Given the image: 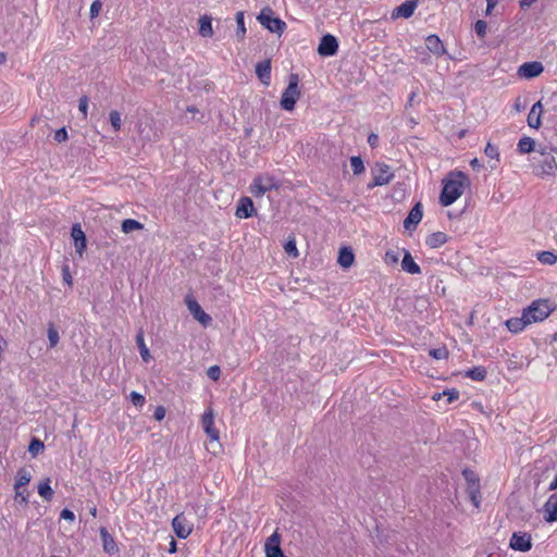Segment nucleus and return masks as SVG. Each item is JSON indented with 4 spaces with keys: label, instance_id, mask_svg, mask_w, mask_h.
Instances as JSON below:
<instances>
[{
    "label": "nucleus",
    "instance_id": "nucleus-37",
    "mask_svg": "<svg viewBox=\"0 0 557 557\" xmlns=\"http://www.w3.org/2000/svg\"><path fill=\"white\" fill-rule=\"evenodd\" d=\"M467 376L472 380L482 381L486 376V371L482 367H475L467 372Z\"/></svg>",
    "mask_w": 557,
    "mask_h": 557
},
{
    "label": "nucleus",
    "instance_id": "nucleus-16",
    "mask_svg": "<svg viewBox=\"0 0 557 557\" xmlns=\"http://www.w3.org/2000/svg\"><path fill=\"white\" fill-rule=\"evenodd\" d=\"M71 236L73 238L76 252L82 256L86 249V236L79 224L72 226Z\"/></svg>",
    "mask_w": 557,
    "mask_h": 557
},
{
    "label": "nucleus",
    "instance_id": "nucleus-64",
    "mask_svg": "<svg viewBox=\"0 0 557 557\" xmlns=\"http://www.w3.org/2000/svg\"><path fill=\"white\" fill-rule=\"evenodd\" d=\"M557 488V475L554 478V480L549 484V490L554 491Z\"/></svg>",
    "mask_w": 557,
    "mask_h": 557
},
{
    "label": "nucleus",
    "instance_id": "nucleus-57",
    "mask_svg": "<svg viewBox=\"0 0 557 557\" xmlns=\"http://www.w3.org/2000/svg\"><path fill=\"white\" fill-rule=\"evenodd\" d=\"M165 417V408L162 407V406H158L154 410V413H153V418L157 420V421H161L163 420Z\"/></svg>",
    "mask_w": 557,
    "mask_h": 557
},
{
    "label": "nucleus",
    "instance_id": "nucleus-50",
    "mask_svg": "<svg viewBox=\"0 0 557 557\" xmlns=\"http://www.w3.org/2000/svg\"><path fill=\"white\" fill-rule=\"evenodd\" d=\"M207 375L213 380V381H218L220 379V375H221V370H220V367L218 366H211L208 370H207Z\"/></svg>",
    "mask_w": 557,
    "mask_h": 557
},
{
    "label": "nucleus",
    "instance_id": "nucleus-43",
    "mask_svg": "<svg viewBox=\"0 0 557 557\" xmlns=\"http://www.w3.org/2000/svg\"><path fill=\"white\" fill-rule=\"evenodd\" d=\"M284 250L288 256H292L294 258L298 257V250L296 247L295 238H290L286 242V244L284 245Z\"/></svg>",
    "mask_w": 557,
    "mask_h": 557
},
{
    "label": "nucleus",
    "instance_id": "nucleus-28",
    "mask_svg": "<svg viewBox=\"0 0 557 557\" xmlns=\"http://www.w3.org/2000/svg\"><path fill=\"white\" fill-rule=\"evenodd\" d=\"M50 483L51 480L46 478L38 484V494L47 502L51 500L53 497V490L51 488Z\"/></svg>",
    "mask_w": 557,
    "mask_h": 557
},
{
    "label": "nucleus",
    "instance_id": "nucleus-23",
    "mask_svg": "<svg viewBox=\"0 0 557 557\" xmlns=\"http://www.w3.org/2000/svg\"><path fill=\"white\" fill-rule=\"evenodd\" d=\"M545 520L557 521V495H552L544 505Z\"/></svg>",
    "mask_w": 557,
    "mask_h": 557
},
{
    "label": "nucleus",
    "instance_id": "nucleus-58",
    "mask_svg": "<svg viewBox=\"0 0 557 557\" xmlns=\"http://www.w3.org/2000/svg\"><path fill=\"white\" fill-rule=\"evenodd\" d=\"M368 143L371 147H375L379 143V136L374 133L370 134L368 137Z\"/></svg>",
    "mask_w": 557,
    "mask_h": 557
},
{
    "label": "nucleus",
    "instance_id": "nucleus-52",
    "mask_svg": "<svg viewBox=\"0 0 557 557\" xmlns=\"http://www.w3.org/2000/svg\"><path fill=\"white\" fill-rule=\"evenodd\" d=\"M78 109L86 119L88 114V98L86 96L79 98Z\"/></svg>",
    "mask_w": 557,
    "mask_h": 557
},
{
    "label": "nucleus",
    "instance_id": "nucleus-25",
    "mask_svg": "<svg viewBox=\"0 0 557 557\" xmlns=\"http://www.w3.org/2000/svg\"><path fill=\"white\" fill-rule=\"evenodd\" d=\"M448 240V236L443 233V232H435V233H432L431 235H429L425 239V244L430 247V248H440L442 247L444 244H446Z\"/></svg>",
    "mask_w": 557,
    "mask_h": 557
},
{
    "label": "nucleus",
    "instance_id": "nucleus-53",
    "mask_svg": "<svg viewBox=\"0 0 557 557\" xmlns=\"http://www.w3.org/2000/svg\"><path fill=\"white\" fill-rule=\"evenodd\" d=\"M54 140L58 143H64L67 140V132L64 127L55 131Z\"/></svg>",
    "mask_w": 557,
    "mask_h": 557
},
{
    "label": "nucleus",
    "instance_id": "nucleus-12",
    "mask_svg": "<svg viewBox=\"0 0 557 557\" xmlns=\"http://www.w3.org/2000/svg\"><path fill=\"white\" fill-rule=\"evenodd\" d=\"M186 305L193 317L203 326H207L211 322V317L206 313L201 306L193 298H187Z\"/></svg>",
    "mask_w": 557,
    "mask_h": 557
},
{
    "label": "nucleus",
    "instance_id": "nucleus-4",
    "mask_svg": "<svg viewBox=\"0 0 557 557\" xmlns=\"http://www.w3.org/2000/svg\"><path fill=\"white\" fill-rule=\"evenodd\" d=\"M259 23L271 33L281 36L286 29V23L278 17L273 16V11L270 8L261 10L257 16Z\"/></svg>",
    "mask_w": 557,
    "mask_h": 557
},
{
    "label": "nucleus",
    "instance_id": "nucleus-8",
    "mask_svg": "<svg viewBox=\"0 0 557 557\" xmlns=\"http://www.w3.org/2000/svg\"><path fill=\"white\" fill-rule=\"evenodd\" d=\"M172 528L177 537L187 539L193 532L194 524L184 513H180L172 520Z\"/></svg>",
    "mask_w": 557,
    "mask_h": 557
},
{
    "label": "nucleus",
    "instance_id": "nucleus-9",
    "mask_svg": "<svg viewBox=\"0 0 557 557\" xmlns=\"http://www.w3.org/2000/svg\"><path fill=\"white\" fill-rule=\"evenodd\" d=\"M510 548L519 552H529L532 548V537L525 532H515L509 542Z\"/></svg>",
    "mask_w": 557,
    "mask_h": 557
},
{
    "label": "nucleus",
    "instance_id": "nucleus-17",
    "mask_svg": "<svg viewBox=\"0 0 557 557\" xmlns=\"http://www.w3.org/2000/svg\"><path fill=\"white\" fill-rule=\"evenodd\" d=\"M253 202L249 197H242L238 201L235 215L239 219H247L253 214Z\"/></svg>",
    "mask_w": 557,
    "mask_h": 557
},
{
    "label": "nucleus",
    "instance_id": "nucleus-33",
    "mask_svg": "<svg viewBox=\"0 0 557 557\" xmlns=\"http://www.w3.org/2000/svg\"><path fill=\"white\" fill-rule=\"evenodd\" d=\"M144 228V224L140 222L134 220V219H126L122 222L121 230L125 234H129L134 231H140Z\"/></svg>",
    "mask_w": 557,
    "mask_h": 557
},
{
    "label": "nucleus",
    "instance_id": "nucleus-35",
    "mask_svg": "<svg viewBox=\"0 0 557 557\" xmlns=\"http://www.w3.org/2000/svg\"><path fill=\"white\" fill-rule=\"evenodd\" d=\"M467 493L472 504L479 508L481 502L480 484H470L467 486Z\"/></svg>",
    "mask_w": 557,
    "mask_h": 557
},
{
    "label": "nucleus",
    "instance_id": "nucleus-47",
    "mask_svg": "<svg viewBox=\"0 0 557 557\" xmlns=\"http://www.w3.org/2000/svg\"><path fill=\"white\" fill-rule=\"evenodd\" d=\"M129 399L134 404V406L138 408H141L145 405V397L137 392H132L129 394Z\"/></svg>",
    "mask_w": 557,
    "mask_h": 557
},
{
    "label": "nucleus",
    "instance_id": "nucleus-62",
    "mask_svg": "<svg viewBox=\"0 0 557 557\" xmlns=\"http://www.w3.org/2000/svg\"><path fill=\"white\" fill-rule=\"evenodd\" d=\"M177 550L176 541L172 539L169 546V553L174 554Z\"/></svg>",
    "mask_w": 557,
    "mask_h": 557
},
{
    "label": "nucleus",
    "instance_id": "nucleus-46",
    "mask_svg": "<svg viewBox=\"0 0 557 557\" xmlns=\"http://www.w3.org/2000/svg\"><path fill=\"white\" fill-rule=\"evenodd\" d=\"M429 354L436 360L446 359L448 357V350L445 347L431 349Z\"/></svg>",
    "mask_w": 557,
    "mask_h": 557
},
{
    "label": "nucleus",
    "instance_id": "nucleus-63",
    "mask_svg": "<svg viewBox=\"0 0 557 557\" xmlns=\"http://www.w3.org/2000/svg\"><path fill=\"white\" fill-rule=\"evenodd\" d=\"M535 150L541 154V157H545V154H549L550 152L547 150L546 147H539Z\"/></svg>",
    "mask_w": 557,
    "mask_h": 557
},
{
    "label": "nucleus",
    "instance_id": "nucleus-48",
    "mask_svg": "<svg viewBox=\"0 0 557 557\" xmlns=\"http://www.w3.org/2000/svg\"><path fill=\"white\" fill-rule=\"evenodd\" d=\"M462 474H463L465 480L467 481L468 485H470V484H479L478 476L471 470L466 469V470H463Z\"/></svg>",
    "mask_w": 557,
    "mask_h": 557
},
{
    "label": "nucleus",
    "instance_id": "nucleus-40",
    "mask_svg": "<svg viewBox=\"0 0 557 557\" xmlns=\"http://www.w3.org/2000/svg\"><path fill=\"white\" fill-rule=\"evenodd\" d=\"M539 260L543 264L553 265L557 262V256L550 251H543L539 253Z\"/></svg>",
    "mask_w": 557,
    "mask_h": 557
},
{
    "label": "nucleus",
    "instance_id": "nucleus-54",
    "mask_svg": "<svg viewBox=\"0 0 557 557\" xmlns=\"http://www.w3.org/2000/svg\"><path fill=\"white\" fill-rule=\"evenodd\" d=\"M444 396H447V401L453 403L454 400L458 399L459 392L456 389L445 391L443 393Z\"/></svg>",
    "mask_w": 557,
    "mask_h": 557
},
{
    "label": "nucleus",
    "instance_id": "nucleus-36",
    "mask_svg": "<svg viewBox=\"0 0 557 557\" xmlns=\"http://www.w3.org/2000/svg\"><path fill=\"white\" fill-rule=\"evenodd\" d=\"M136 343L138 345L143 360L145 362H148L151 359V355L149 352L148 347L145 344L144 333L141 331L136 335Z\"/></svg>",
    "mask_w": 557,
    "mask_h": 557
},
{
    "label": "nucleus",
    "instance_id": "nucleus-19",
    "mask_svg": "<svg viewBox=\"0 0 557 557\" xmlns=\"http://www.w3.org/2000/svg\"><path fill=\"white\" fill-rule=\"evenodd\" d=\"M99 532L103 550L110 555L116 554L119 552V548L112 535L107 531L106 528H100Z\"/></svg>",
    "mask_w": 557,
    "mask_h": 557
},
{
    "label": "nucleus",
    "instance_id": "nucleus-15",
    "mask_svg": "<svg viewBox=\"0 0 557 557\" xmlns=\"http://www.w3.org/2000/svg\"><path fill=\"white\" fill-rule=\"evenodd\" d=\"M423 216L422 206L420 202L416 203L410 210L408 216L404 221V227L408 231L414 230L421 222Z\"/></svg>",
    "mask_w": 557,
    "mask_h": 557
},
{
    "label": "nucleus",
    "instance_id": "nucleus-18",
    "mask_svg": "<svg viewBox=\"0 0 557 557\" xmlns=\"http://www.w3.org/2000/svg\"><path fill=\"white\" fill-rule=\"evenodd\" d=\"M543 112V106L541 101L534 103L528 114V125L532 128L537 129L541 126V116Z\"/></svg>",
    "mask_w": 557,
    "mask_h": 557
},
{
    "label": "nucleus",
    "instance_id": "nucleus-42",
    "mask_svg": "<svg viewBox=\"0 0 557 557\" xmlns=\"http://www.w3.org/2000/svg\"><path fill=\"white\" fill-rule=\"evenodd\" d=\"M350 166L355 174H361L364 171L363 161L360 157L350 158Z\"/></svg>",
    "mask_w": 557,
    "mask_h": 557
},
{
    "label": "nucleus",
    "instance_id": "nucleus-3",
    "mask_svg": "<svg viewBox=\"0 0 557 557\" xmlns=\"http://www.w3.org/2000/svg\"><path fill=\"white\" fill-rule=\"evenodd\" d=\"M201 425L209 437V443L207 445L208 451L213 455H218L221 451L222 446L220 444L219 430L214 426V414L212 409L205 411L201 419Z\"/></svg>",
    "mask_w": 557,
    "mask_h": 557
},
{
    "label": "nucleus",
    "instance_id": "nucleus-41",
    "mask_svg": "<svg viewBox=\"0 0 557 557\" xmlns=\"http://www.w3.org/2000/svg\"><path fill=\"white\" fill-rule=\"evenodd\" d=\"M14 499L15 502L20 503L21 505H27L28 503V492L26 487H22L18 490H14Z\"/></svg>",
    "mask_w": 557,
    "mask_h": 557
},
{
    "label": "nucleus",
    "instance_id": "nucleus-11",
    "mask_svg": "<svg viewBox=\"0 0 557 557\" xmlns=\"http://www.w3.org/2000/svg\"><path fill=\"white\" fill-rule=\"evenodd\" d=\"M544 71V66L541 62H525L518 69V75L525 79H531L541 75Z\"/></svg>",
    "mask_w": 557,
    "mask_h": 557
},
{
    "label": "nucleus",
    "instance_id": "nucleus-39",
    "mask_svg": "<svg viewBox=\"0 0 557 557\" xmlns=\"http://www.w3.org/2000/svg\"><path fill=\"white\" fill-rule=\"evenodd\" d=\"M47 334H48L49 346L51 348L55 347L60 341L58 330L53 325H49Z\"/></svg>",
    "mask_w": 557,
    "mask_h": 557
},
{
    "label": "nucleus",
    "instance_id": "nucleus-60",
    "mask_svg": "<svg viewBox=\"0 0 557 557\" xmlns=\"http://www.w3.org/2000/svg\"><path fill=\"white\" fill-rule=\"evenodd\" d=\"M7 346V342L5 339L0 335V363L2 362L3 360V356H2V352H3V349L4 347Z\"/></svg>",
    "mask_w": 557,
    "mask_h": 557
},
{
    "label": "nucleus",
    "instance_id": "nucleus-34",
    "mask_svg": "<svg viewBox=\"0 0 557 557\" xmlns=\"http://www.w3.org/2000/svg\"><path fill=\"white\" fill-rule=\"evenodd\" d=\"M237 30L236 37L239 41H242L246 36V26H245V15L243 11H238L235 15Z\"/></svg>",
    "mask_w": 557,
    "mask_h": 557
},
{
    "label": "nucleus",
    "instance_id": "nucleus-1",
    "mask_svg": "<svg viewBox=\"0 0 557 557\" xmlns=\"http://www.w3.org/2000/svg\"><path fill=\"white\" fill-rule=\"evenodd\" d=\"M469 180L462 172H451L443 181V189L440 196V202L444 207L453 205L461 197Z\"/></svg>",
    "mask_w": 557,
    "mask_h": 557
},
{
    "label": "nucleus",
    "instance_id": "nucleus-22",
    "mask_svg": "<svg viewBox=\"0 0 557 557\" xmlns=\"http://www.w3.org/2000/svg\"><path fill=\"white\" fill-rule=\"evenodd\" d=\"M401 269L409 274H420L421 268L414 261L411 253L408 250H405L404 258L401 260Z\"/></svg>",
    "mask_w": 557,
    "mask_h": 557
},
{
    "label": "nucleus",
    "instance_id": "nucleus-26",
    "mask_svg": "<svg viewBox=\"0 0 557 557\" xmlns=\"http://www.w3.org/2000/svg\"><path fill=\"white\" fill-rule=\"evenodd\" d=\"M355 261L354 252L350 248L344 247L339 250L337 262L344 268L348 269L352 265Z\"/></svg>",
    "mask_w": 557,
    "mask_h": 557
},
{
    "label": "nucleus",
    "instance_id": "nucleus-49",
    "mask_svg": "<svg viewBox=\"0 0 557 557\" xmlns=\"http://www.w3.org/2000/svg\"><path fill=\"white\" fill-rule=\"evenodd\" d=\"M486 28H487V25L484 21L480 20L475 23L474 25V29H475V33L478 34V36H480L481 38H483L485 35H486Z\"/></svg>",
    "mask_w": 557,
    "mask_h": 557
},
{
    "label": "nucleus",
    "instance_id": "nucleus-61",
    "mask_svg": "<svg viewBox=\"0 0 557 557\" xmlns=\"http://www.w3.org/2000/svg\"><path fill=\"white\" fill-rule=\"evenodd\" d=\"M536 0H521L520 2V7L522 9H527L529 8L530 5H532Z\"/></svg>",
    "mask_w": 557,
    "mask_h": 557
},
{
    "label": "nucleus",
    "instance_id": "nucleus-38",
    "mask_svg": "<svg viewBox=\"0 0 557 557\" xmlns=\"http://www.w3.org/2000/svg\"><path fill=\"white\" fill-rule=\"evenodd\" d=\"M109 120H110V124H111L112 128L115 132H119L122 126L121 114L117 111L113 110L109 113Z\"/></svg>",
    "mask_w": 557,
    "mask_h": 557
},
{
    "label": "nucleus",
    "instance_id": "nucleus-10",
    "mask_svg": "<svg viewBox=\"0 0 557 557\" xmlns=\"http://www.w3.org/2000/svg\"><path fill=\"white\" fill-rule=\"evenodd\" d=\"M557 170V161L555 157L549 153L545 154V157H542V159L539 161L535 173L540 176H546V175H553L555 171Z\"/></svg>",
    "mask_w": 557,
    "mask_h": 557
},
{
    "label": "nucleus",
    "instance_id": "nucleus-7",
    "mask_svg": "<svg viewBox=\"0 0 557 557\" xmlns=\"http://www.w3.org/2000/svg\"><path fill=\"white\" fill-rule=\"evenodd\" d=\"M276 188V184L273 178L269 176H258L253 180L249 187V191L255 197H262L267 191Z\"/></svg>",
    "mask_w": 557,
    "mask_h": 557
},
{
    "label": "nucleus",
    "instance_id": "nucleus-31",
    "mask_svg": "<svg viewBox=\"0 0 557 557\" xmlns=\"http://www.w3.org/2000/svg\"><path fill=\"white\" fill-rule=\"evenodd\" d=\"M517 149L520 153H530L535 150V141L533 138L524 136L519 140Z\"/></svg>",
    "mask_w": 557,
    "mask_h": 557
},
{
    "label": "nucleus",
    "instance_id": "nucleus-13",
    "mask_svg": "<svg viewBox=\"0 0 557 557\" xmlns=\"http://www.w3.org/2000/svg\"><path fill=\"white\" fill-rule=\"evenodd\" d=\"M417 7H418V0H407L393 10L392 18L393 20H397L399 17L409 18L413 15Z\"/></svg>",
    "mask_w": 557,
    "mask_h": 557
},
{
    "label": "nucleus",
    "instance_id": "nucleus-6",
    "mask_svg": "<svg viewBox=\"0 0 557 557\" xmlns=\"http://www.w3.org/2000/svg\"><path fill=\"white\" fill-rule=\"evenodd\" d=\"M372 182L369 184L370 188L387 185L394 178V173L391 166L385 163L375 164L374 169L372 170Z\"/></svg>",
    "mask_w": 557,
    "mask_h": 557
},
{
    "label": "nucleus",
    "instance_id": "nucleus-27",
    "mask_svg": "<svg viewBox=\"0 0 557 557\" xmlns=\"http://www.w3.org/2000/svg\"><path fill=\"white\" fill-rule=\"evenodd\" d=\"M273 550H282L281 548V535L277 531H274L273 534H271L264 544V553L270 554L273 553Z\"/></svg>",
    "mask_w": 557,
    "mask_h": 557
},
{
    "label": "nucleus",
    "instance_id": "nucleus-45",
    "mask_svg": "<svg viewBox=\"0 0 557 557\" xmlns=\"http://www.w3.org/2000/svg\"><path fill=\"white\" fill-rule=\"evenodd\" d=\"M384 261L388 265H395L399 261V256L395 250H387L384 256Z\"/></svg>",
    "mask_w": 557,
    "mask_h": 557
},
{
    "label": "nucleus",
    "instance_id": "nucleus-5",
    "mask_svg": "<svg viewBox=\"0 0 557 557\" xmlns=\"http://www.w3.org/2000/svg\"><path fill=\"white\" fill-rule=\"evenodd\" d=\"M300 97V91L298 89V76L296 74H292L289 76V83L287 88L283 91L281 98V106L286 111H292L295 108L297 100Z\"/></svg>",
    "mask_w": 557,
    "mask_h": 557
},
{
    "label": "nucleus",
    "instance_id": "nucleus-44",
    "mask_svg": "<svg viewBox=\"0 0 557 557\" xmlns=\"http://www.w3.org/2000/svg\"><path fill=\"white\" fill-rule=\"evenodd\" d=\"M45 448L44 446V443L38 440V438H34L30 444H29V447H28V450L29 453L33 455V456H36L38 455L40 451H42Z\"/></svg>",
    "mask_w": 557,
    "mask_h": 557
},
{
    "label": "nucleus",
    "instance_id": "nucleus-30",
    "mask_svg": "<svg viewBox=\"0 0 557 557\" xmlns=\"http://www.w3.org/2000/svg\"><path fill=\"white\" fill-rule=\"evenodd\" d=\"M484 153L487 158H490L493 162L491 164L492 169H496L499 163V151L498 148L491 143H487Z\"/></svg>",
    "mask_w": 557,
    "mask_h": 557
},
{
    "label": "nucleus",
    "instance_id": "nucleus-2",
    "mask_svg": "<svg viewBox=\"0 0 557 557\" xmlns=\"http://www.w3.org/2000/svg\"><path fill=\"white\" fill-rule=\"evenodd\" d=\"M556 309V306L548 299H536L522 312L524 318L532 323L542 322L547 319Z\"/></svg>",
    "mask_w": 557,
    "mask_h": 557
},
{
    "label": "nucleus",
    "instance_id": "nucleus-20",
    "mask_svg": "<svg viewBox=\"0 0 557 557\" xmlns=\"http://www.w3.org/2000/svg\"><path fill=\"white\" fill-rule=\"evenodd\" d=\"M425 45H426L428 50L437 57L446 53V49H445L442 40L436 35L428 36L425 39Z\"/></svg>",
    "mask_w": 557,
    "mask_h": 557
},
{
    "label": "nucleus",
    "instance_id": "nucleus-29",
    "mask_svg": "<svg viewBox=\"0 0 557 557\" xmlns=\"http://www.w3.org/2000/svg\"><path fill=\"white\" fill-rule=\"evenodd\" d=\"M199 34L202 37H211L213 35L211 17L203 15L199 18Z\"/></svg>",
    "mask_w": 557,
    "mask_h": 557
},
{
    "label": "nucleus",
    "instance_id": "nucleus-56",
    "mask_svg": "<svg viewBox=\"0 0 557 557\" xmlns=\"http://www.w3.org/2000/svg\"><path fill=\"white\" fill-rule=\"evenodd\" d=\"M62 275H63V281L69 285V286H72L73 285V278H72V275L70 273V270H69V267H64L62 269Z\"/></svg>",
    "mask_w": 557,
    "mask_h": 557
},
{
    "label": "nucleus",
    "instance_id": "nucleus-55",
    "mask_svg": "<svg viewBox=\"0 0 557 557\" xmlns=\"http://www.w3.org/2000/svg\"><path fill=\"white\" fill-rule=\"evenodd\" d=\"M60 517L64 520L73 522L75 520V515L70 509L65 508L61 511Z\"/></svg>",
    "mask_w": 557,
    "mask_h": 557
},
{
    "label": "nucleus",
    "instance_id": "nucleus-21",
    "mask_svg": "<svg viewBox=\"0 0 557 557\" xmlns=\"http://www.w3.org/2000/svg\"><path fill=\"white\" fill-rule=\"evenodd\" d=\"M256 74H257L258 78L260 79V82L263 85L269 86L270 85V79H271V65H270V61L267 60V61H263V62H259L256 65Z\"/></svg>",
    "mask_w": 557,
    "mask_h": 557
},
{
    "label": "nucleus",
    "instance_id": "nucleus-14",
    "mask_svg": "<svg viewBox=\"0 0 557 557\" xmlns=\"http://www.w3.org/2000/svg\"><path fill=\"white\" fill-rule=\"evenodd\" d=\"M337 49L338 44L336 38L332 35H325L319 44L318 52L320 55L330 57L334 55L337 52Z\"/></svg>",
    "mask_w": 557,
    "mask_h": 557
},
{
    "label": "nucleus",
    "instance_id": "nucleus-59",
    "mask_svg": "<svg viewBox=\"0 0 557 557\" xmlns=\"http://www.w3.org/2000/svg\"><path fill=\"white\" fill-rule=\"evenodd\" d=\"M487 1V8H486V14H490L493 10V8L498 3L499 0H486Z\"/></svg>",
    "mask_w": 557,
    "mask_h": 557
},
{
    "label": "nucleus",
    "instance_id": "nucleus-24",
    "mask_svg": "<svg viewBox=\"0 0 557 557\" xmlns=\"http://www.w3.org/2000/svg\"><path fill=\"white\" fill-rule=\"evenodd\" d=\"M531 322L524 318V313L520 318H511L506 321V326L511 333H519L530 325Z\"/></svg>",
    "mask_w": 557,
    "mask_h": 557
},
{
    "label": "nucleus",
    "instance_id": "nucleus-51",
    "mask_svg": "<svg viewBox=\"0 0 557 557\" xmlns=\"http://www.w3.org/2000/svg\"><path fill=\"white\" fill-rule=\"evenodd\" d=\"M101 9H102V3L100 2V0H95L90 5V17L94 18V17L98 16Z\"/></svg>",
    "mask_w": 557,
    "mask_h": 557
},
{
    "label": "nucleus",
    "instance_id": "nucleus-32",
    "mask_svg": "<svg viewBox=\"0 0 557 557\" xmlns=\"http://www.w3.org/2000/svg\"><path fill=\"white\" fill-rule=\"evenodd\" d=\"M30 480H32V474L29 471H27L26 469L18 470L17 475H16V481L14 484V490L26 487V485L30 482Z\"/></svg>",
    "mask_w": 557,
    "mask_h": 557
}]
</instances>
